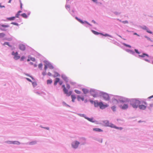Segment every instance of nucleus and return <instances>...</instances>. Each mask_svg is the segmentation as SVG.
<instances>
[{
  "label": "nucleus",
  "mask_w": 153,
  "mask_h": 153,
  "mask_svg": "<svg viewBox=\"0 0 153 153\" xmlns=\"http://www.w3.org/2000/svg\"><path fill=\"white\" fill-rule=\"evenodd\" d=\"M135 52L138 53V54H139V52L138 51V50L137 49H135Z\"/></svg>",
  "instance_id": "8fccbe9b"
},
{
  "label": "nucleus",
  "mask_w": 153,
  "mask_h": 153,
  "mask_svg": "<svg viewBox=\"0 0 153 153\" xmlns=\"http://www.w3.org/2000/svg\"><path fill=\"white\" fill-rule=\"evenodd\" d=\"M19 48L21 50L24 51L25 49V46L23 44H20L19 45Z\"/></svg>",
  "instance_id": "9b49d317"
},
{
  "label": "nucleus",
  "mask_w": 153,
  "mask_h": 153,
  "mask_svg": "<svg viewBox=\"0 0 153 153\" xmlns=\"http://www.w3.org/2000/svg\"><path fill=\"white\" fill-rule=\"evenodd\" d=\"M47 82L48 84H51L52 83V81L51 79H48L47 80Z\"/></svg>",
  "instance_id": "bb28decb"
},
{
  "label": "nucleus",
  "mask_w": 153,
  "mask_h": 153,
  "mask_svg": "<svg viewBox=\"0 0 153 153\" xmlns=\"http://www.w3.org/2000/svg\"><path fill=\"white\" fill-rule=\"evenodd\" d=\"M48 75L49 76H52V74L51 73H50V72H48Z\"/></svg>",
  "instance_id": "864d4df0"
},
{
  "label": "nucleus",
  "mask_w": 153,
  "mask_h": 153,
  "mask_svg": "<svg viewBox=\"0 0 153 153\" xmlns=\"http://www.w3.org/2000/svg\"><path fill=\"white\" fill-rule=\"evenodd\" d=\"M99 95L100 97L103 98L106 100H108L110 99L108 94L106 93L103 92H100L99 93Z\"/></svg>",
  "instance_id": "f03ea898"
},
{
  "label": "nucleus",
  "mask_w": 153,
  "mask_h": 153,
  "mask_svg": "<svg viewBox=\"0 0 153 153\" xmlns=\"http://www.w3.org/2000/svg\"><path fill=\"white\" fill-rule=\"evenodd\" d=\"M15 18V17H12L8 18V19L9 20H14Z\"/></svg>",
  "instance_id": "c756f323"
},
{
  "label": "nucleus",
  "mask_w": 153,
  "mask_h": 153,
  "mask_svg": "<svg viewBox=\"0 0 153 153\" xmlns=\"http://www.w3.org/2000/svg\"><path fill=\"white\" fill-rule=\"evenodd\" d=\"M140 101L136 99H132L130 100V104L134 108H137L140 104Z\"/></svg>",
  "instance_id": "f257e3e1"
},
{
  "label": "nucleus",
  "mask_w": 153,
  "mask_h": 153,
  "mask_svg": "<svg viewBox=\"0 0 153 153\" xmlns=\"http://www.w3.org/2000/svg\"><path fill=\"white\" fill-rule=\"evenodd\" d=\"M8 143H9L10 144H19L20 143L17 141H8Z\"/></svg>",
  "instance_id": "2eb2a0df"
},
{
  "label": "nucleus",
  "mask_w": 153,
  "mask_h": 153,
  "mask_svg": "<svg viewBox=\"0 0 153 153\" xmlns=\"http://www.w3.org/2000/svg\"><path fill=\"white\" fill-rule=\"evenodd\" d=\"M140 104L139 105L138 107L140 109L145 110L146 108L147 103L145 102L140 101Z\"/></svg>",
  "instance_id": "7ed1b4c3"
},
{
  "label": "nucleus",
  "mask_w": 153,
  "mask_h": 153,
  "mask_svg": "<svg viewBox=\"0 0 153 153\" xmlns=\"http://www.w3.org/2000/svg\"><path fill=\"white\" fill-rule=\"evenodd\" d=\"M60 79L58 78H56L55 79V80L54 81V85H57V83L59 82Z\"/></svg>",
  "instance_id": "4468645a"
},
{
  "label": "nucleus",
  "mask_w": 153,
  "mask_h": 153,
  "mask_svg": "<svg viewBox=\"0 0 153 153\" xmlns=\"http://www.w3.org/2000/svg\"><path fill=\"white\" fill-rule=\"evenodd\" d=\"M92 33L94 34L95 35H99V34H100V35H103V34L102 33H99L97 32L96 31H95L94 30H92Z\"/></svg>",
  "instance_id": "f3484780"
},
{
  "label": "nucleus",
  "mask_w": 153,
  "mask_h": 153,
  "mask_svg": "<svg viewBox=\"0 0 153 153\" xmlns=\"http://www.w3.org/2000/svg\"><path fill=\"white\" fill-rule=\"evenodd\" d=\"M123 22L124 23H128V22L127 21H123Z\"/></svg>",
  "instance_id": "6e6d98bb"
},
{
  "label": "nucleus",
  "mask_w": 153,
  "mask_h": 153,
  "mask_svg": "<svg viewBox=\"0 0 153 153\" xmlns=\"http://www.w3.org/2000/svg\"><path fill=\"white\" fill-rule=\"evenodd\" d=\"M25 59V57L24 56H23L21 57V58L20 59V60L21 61H23Z\"/></svg>",
  "instance_id": "58836bf2"
},
{
  "label": "nucleus",
  "mask_w": 153,
  "mask_h": 153,
  "mask_svg": "<svg viewBox=\"0 0 153 153\" xmlns=\"http://www.w3.org/2000/svg\"><path fill=\"white\" fill-rule=\"evenodd\" d=\"M82 91L85 94H86L88 92V91L86 89L83 88Z\"/></svg>",
  "instance_id": "5701e85b"
},
{
  "label": "nucleus",
  "mask_w": 153,
  "mask_h": 153,
  "mask_svg": "<svg viewBox=\"0 0 153 153\" xmlns=\"http://www.w3.org/2000/svg\"><path fill=\"white\" fill-rule=\"evenodd\" d=\"M113 102H116V103H118L117 101V100H113Z\"/></svg>",
  "instance_id": "13d9d810"
},
{
  "label": "nucleus",
  "mask_w": 153,
  "mask_h": 153,
  "mask_svg": "<svg viewBox=\"0 0 153 153\" xmlns=\"http://www.w3.org/2000/svg\"><path fill=\"white\" fill-rule=\"evenodd\" d=\"M139 56L140 57H145V56H147L148 57H149V56L148 54L145 53H143L142 55H139Z\"/></svg>",
  "instance_id": "aec40b11"
},
{
  "label": "nucleus",
  "mask_w": 153,
  "mask_h": 153,
  "mask_svg": "<svg viewBox=\"0 0 153 153\" xmlns=\"http://www.w3.org/2000/svg\"><path fill=\"white\" fill-rule=\"evenodd\" d=\"M97 105H99L100 108L101 109H104L108 106L107 105H104L102 102H100L97 103Z\"/></svg>",
  "instance_id": "0eeeda50"
},
{
  "label": "nucleus",
  "mask_w": 153,
  "mask_h": 153,
  "mask_svg": "<svg viewBox=\"0 0 153 153\" xmlns=\"http://www.w3.org/2000/svg\"><path fill=\"white\" fill-rule=\"evenodd\" d=\"M75 92L77 94H80L81 93V92L78 90H75Z\"/></svg>",
  "instance_id": "473e14b6"
},
{
  "label": "nucleus",
  "mask_w": 153,
  "mask_h": 153,
  "mask_svg": "<svg viewBox=\"0 0 153 153\" xmlns=\"http://www.w3.org/2000/svg\"><path fill=\"white\" fill-rule=\"evenodd\" d=\"M92 22L94 24L96 23V22L94 20H92Z\"/></svg>",
  "instance_id": "0e129e2a"
},
{
  "label": "nucleus",
  "mask_w": 153,
  "mask_h": 153,
  "mask_svg": "<svg viewBox=\"0 0 153 153\" xmlns=\"http://www.w3.org/2000/svg\"><path fill=\"white\" fill-rule=\"evenodd\" d=\"M63 90L65 93L68 96H70L72 94V92L71 91L68 92V90L66 88L63 89Z\"/></svg>",
  "instance_id": "1a4fd4ad"
},
{
  "label": "nucleus",
  "mask_w": 153,
  "mask_h": 153,
  "mask_svg": "<svg viewBox=\"0 0 153 153\" xmlns=\"http://www.w3.org/2000/svg\"><path fill=\"white\" fill-rule=\"evenodd\" d=\"M5 34L4 33H0V38H4L5 36Z\"/></svg>",
  "instance_id": "4be33fe9"
},
{
  "label": "nucleus",
  "mask_w": 153,
  "mask_h": 153,
  "mask_svg": "<svg viewBox=\"0 0 153 153\" xmlns=\"http://www.w3.org/2000/svg\"><path fill=\"white\" fill-rule=\"evenodd\" d=\"M12 55L14 56V59L16 60L19 59L20 58V56L18 55L17 52H15L13 51L12 53Z\"/></svg>",
  "instance_id": "423d86ee"
},
{
  "label": "nucleus",
  "mask_w": 153,
  "mask_h": 153,
  "mask_svg": "<svg viewBox=\"0 0 153 153\" xmlns=\"http://www.w3.org/2000/svg\"><path fill=\"white\" fill-rule=\"evenodd\" d=\"M1 26L4 27H9V25H1Z\"/></svg>",
  "instance_id": "7c9ffc66"
},
{
  "label": "nucleus",
  "mask_w": 153,
  "mask_h": 153,
  "mask_svg": "<svg viewBox=\"0 0 153 153\" xmlns=\"http://www.w3.org/2000/svg\"><path fill=\"white\" fill-rule=\"evenodd\" d=\"M103 124L106 126H108L113 128L114 127V125L111 123H110L108 120H105L103 121Z\"/></svg>",
  "instance_id": "20e7f679"
},
{
  "label": "nucleus",
  "mask_w": 153,
  "mask_h": 153,
  "mask_svg": "<svg viewBox=\"0 0 153 153\" xmlns=\"http://www.w3.org/2000/svg\"><path fill=\"white\" fill-rule=\"evenodd\" d=\"M48 68L51 69L53 68V66L51 63L49 62L47 63L45 65V70L46 71Z\"/></svg>",
  "instance_id": "39448f33"
},
{
  "label": "nucleus",
  "mask_w": 153,
  "mask_h": 153,
  "mask_svg": "<svg viewBox=\"0 0 153 153\" xmlns=\"http://www.w3.org/2000/svg\"><path fill=\"white\" fill-rule=\"evenodd\" d=\"M93 130L94 131L98 132H101L102 131V130H101V129L98 128H93Z\"/></svg>",
  "instance_id": "6ab92c4d"
},
{
  "label": "nucleus",
  "mask_w": 153,
  "mask_h": 153,
  "mask_svg": "<svg viewBox=\"0 0 153 153\" xmlns=\"http://www.w3.org/2000/svg\"><path fill=\"white\" fill-rule=\"evenodd\" d=\"M85 22L86 23H87V24H88L90 26H91V25L89 23L87 22V21H85Z\"/></svg>",
  "instance_id": "5fc2aeb1"
},
{
  "label": "nucleus",
  "mask_w": 153,
  "mask_h": 153,
  "mask_svg": "<svg viewBox=\"0 0 153 153\" xmlns=\"http://www.w3.org/2000/svg\"><path fill=\"white\" fill-rule=\"evenodd\" d=\"M66 87L68 89H69L70 88V85L68 84H66Z\"/></svg>",
  "instance_id": "37998d69"
},
{
  "label": "nucleus",
  "mask_w": 153,
  "mask_h": 153,
  "mask_svg": "<svg viewBox=\"0 0 153 153\" xmlns=\"http://www.w3.org/2000/svg\"><path fill=\"white\" fill-rule=\"evenodd\" d=\"M62 81H59V84L60 85H61L62 84Z\"/></svg>",
  "instance_id": "603ef678"
},
{
  "label": "nucleus",
  "mask_w": 153,
  "mask_h": 153,
  "mask_svg": "<svg viewBox=\"0 0 153 153\" xmlns=\"http://www.w3.org/2000/svg\"><path fill=\"white\" fill-rule=\"evenodd\" d=\"M153 97V95L152 96H151L149 97H148V98L150 99H151V98H152Z\"/></svg>",
  "instance_id": "680f3d73"
},
{
  "label": "nucleus",
  "mask_w": 153,
  "mask_h": 153,
  "mask_svg": "<svg viewBox=\"0 0 153 153\" xmlns=\"http://www.w3.org/2000/svg\"><path fill=\"white\" fill-rule=\"evenodd\" d=\"M7 45L9 46V43L8 42H5L4 44V45Z\"/></svg>",
  "instance_id": "de8ad7c7"
},
{
  "label": "nucleus",
  "mask_w": 153,
  "mask_h": 153,
  "mask_svg": "<svg viewBox=\"0 0 153 153\" xmlns=\"http://www.w3.org/2000/svg\"><path fill=\"white\" fill-rule=\"evenodd\" d=\"M62 78L65 81L67 82L68 81V78L65 76L64 75H62L61 76Z\"/></svg>",
  "instance_id": "a211bd4d"
},
{
  "label": "nucleus",
  "mask_w": 153,
  "mask_h": 153,
  "mask_svg": "<svg viewBox=\"0 0 153 153\" xmlns=\"http://www.w3.org/2000/svg\"><path fill=\"white\" fill-rule=\"evenodd\" d=\"M11 0H9V1H8V3H10L11 2Z\"/></svg>",
  "instance_id": "774afa93"
},
{
  "label": "nucleus",
  "mask_w": 153,
  "mask_h": 153,
  "mask_svg": "<svg viewBox=\"0 0 153 153\" xmlns=\"http://www.w3.org/2000/svg\"><path fill=\"white\" fill-rule=\"evenodd\" d=\"M5 6H2L1 5V4H0V8H2V7H4Z\"/></svg>",
  "instance_id": "052dcab7"
},
{
  "label": "nucleus",
  "mask_w": 153,
  "mask_h": 153,
  "mask_svg": "<svg viewBox=\"0 0 153 153\" xmlns=\"http://www.w3.org/2000/svg\"><path fill=\"white\" fill-rule=\"evenodd\" d=\"M99 102H94V105L95 107H97V106H99V105H97V103H98Z\"/></svg>",
  "instance_id": "a18cd8bd"
},
{
  "label": "nucleus",
  "mask_w": 153,
  "mask_h": 153,
  "mask_svg": "<svg viewBox=\"0 0 153 153\" xmlns=\"http://www.w3.org/2000/svg\"><path fill=\"white\" fill-rule=\"evenodd\" d=\"M90 93L94 97H96L97 96V94L96 92L94 90H92L90 91Z\"/></svg>",
  "instance_id": "9d476101"
},
{
  "label": "nucleus",
  "mask_w": 153,
  "mask_h": 153,
  "mask_svg": "<svg viewBox=\"0 0 153 153\" xmlns=\"http://www.w3.org/2000/svg\"><path fill=\"white\" fill-rule=\"evenodd\" d=\"M20 7L22 9V4L20 0Z\"/></svg>",
  "instance_id": "3c124183"
},
{
  "label": "nucleus",
  "mask_w": 153,
  "mask_h": 153,
  "mask_svg": "<svg viewBox=\"0 0 153 153\" xmlns=\"http://www.w3.org/2000/svg\"><path fill=\"white\" fill-rule=\"evenodd\" d=\"M0 29L2 31H5L6 30L2 28H0Z\"/></svg>",
  "instance_id": "bf43d9fd"
},
{
  "label": "nucleus",
  "mask_w": 153,
  "mask_h": 153,
  "mask_svg": "<svg viewBox=\"0 0 153 153\" xmlns=\"http://www.w3.org/2000/svg\"><path fill=\"white\" fill-rule=\"evenodd\" d=\"M103 35V36H109V37H112V36H110V35H109V34H103V35Z\"/></svg>",
  "instance_id": "2f4dec72"
},
{
  "label": "nucleus",
  "mask_w": 153,
  "mask_h": 153,
  "mask_svg": "<svg viewBox=\"0 0 153 153\" xmlns=\"http://www.w3.org/2000/svg\"><path fill=\"white\" fill-rule=\"evenodd\" d=\"M26 79L29 81L31 82H32V81L30 79H29V78H27Z\"/></svg>",
  "instance_id": "09e8293b"
},
{
  "label": "nucleus",
  "mask_w": 153,
  "mask_h": 153,
  "mask_svg": "<svg viewBox=\"0 0 153 153\" xmlns=\"http://www.w3.org/2000/svg\"><path fill=\"white\" fill-rule=\"evenodd\" d=\"M71 97L72 99V101L73 102H74V100L76 98V97L75 95H71Z\"/></svg>",
  "instance_id": "412c9836"
},
{
  "label": "nucleus",
  "mask_w": 153,
  "mask_h": 153,
  "mask_svg": "<svg viewBox=\"0 0 153 153\" xmlns=\"http://www.w3.org/2000/svg\"><path fill=\"white\" fill-rule=\"evenodd\" d=\"M124 45L125 46H126L128 47L129 48H131V46L130 45H129L126 44H124Z\"/></svg>",
  "instance_id": "a19ab883"
},
{
  "label": "nucleus",
  "mask_w": 153,
  "mask_h": 153,
  "mask_svg": "<svg viewBox=\"0 0 153 153\" xmlns=\"http://www.w3.org/2000/svg\"><path fill=\"white\" fill-rule=\"evenodd\" d=\"M145 37H146V38H147V39H148V40H150V41H151V42H152V40L150 38H149V37H148L147 36H145Z\"/></svg>",
  "instance_id": "c03bdc74"
},
{
  "label": "nucleus",
  "mask_w": 153,
  "mask_h": 153,
  "mask_svg": "<svg viewBox=\"0 0 153 153\" xmlns=\"http://www.w3.org/2000/svg\"><path fill=\"white\" fill-rule=\"evenodd\" d=\"M76 19L78 21H79L80 23H81L82 24H83L84 23V22H83L82 20H81L80 19H79L77 17H76Z\"/></svg>",
  "instance_id": "a878e982"
},
{
  "label": "nucleus",
  "mask_w": 153,
  "mask_h": 153,
  "mask_svg": "<svg viewBox=\"0 0 153 153\" xmlns=\"http://www.w3.org/2000/svg\"><path fill=\"white\" fill-rule=\"evenodd\" d=\"M94 2H97V0H92Z\"/></svg>",
  "instance_id": "69168bd1"
},
{
  "label": "nucleus",
  "mask_w": 153,
  "mask_h": 153,
  "mask_svg": "<svg viewBox=\"0 0 153 153\" xmlns=\"http://www.w3.org/2000/svg\"><path fill=\"white\" fill-rule=\"evenodd\" d=\"M146 31L152 34V32L150 30H149V29L147 28V29L146 30Z\"/></svg>",
  "instance_id": "f704fd0d"
},
{
  "label": "nucleus",
  "mask_w": 153,
  "mask_h": 153,
  "mask_svg": "<svg viewBox=\"0 0 153 153\" xmlns=\"http://www.w3.org/2000/svg\"><path fill=\"white\" fill-rule=\"evenodd\" d=\"M60 75L56 72H54V74L53 75V76L54 77H55L57 76H60Z\"/></svg>",
  "instance_id": "b1692460"
},
{
  "label": "nucleus",
  "mask_w": 153,
  "mask_h": 153,
  "mask_svg": "<svg viewBox=\"0 0 153 153\" xmlns=\"http://www.w3.org/2000/svg\"><path fill=\"white\" fill-rule=\"evenodd\" d=\"M134 35H137V36H139L136 33H134Z\"/></svg>",
  "instance_id": "338daca9"
},
{
  "label": "nucleus",
  "mask_w": 153,
  "mask_h": 153,
  "mask_svg": "<svg viewBox=\"0 0 153 153\" xmlns=\"http://www.w3.org/2000/svg\"><path fill=\"white\" fill-rule=\"evenodd\" d=\"M114 127H113V128L117 129H118L120 130H122L123 129V128L122 127H116L115 125H114Z\"/></svg>",
  "instance_id": "c85d7f7f"
},
{
  "label": "nucleus",
  "mask_w": 153,
  "mask_h": 153,
  "mask_svg": "<svg viewBox=\"0 0 153 153\" xmlns=\"http://www.w3.org/2000/svg\"><path fill=\"white\" fill-rule=\"evenodd\" d=\"M62 86V87L63 88V89H65V88H66L65 85H63Z\"/></svg>",
  "instance_id": "e2e57ef3"
},
{
  "label": "nucleus",
  "mask_w": 153,
  "mask_h": 153,
  "mask_svg": "<svg viewBox=\"0 0 153 153\" xmlns=\"http://www.w3.org/2000/svg\"><path fill=\"white\" fill-rule=\"evenodd\" d=\"M22 17L24 18H27V15L25 13H23L21 15Z\"/></svg>",
  "instance_id": "cd10ccee"
},
{
  "label": "nucleus",
  "mask_w": 153,
  "mask_h": 153,
  "mask_svg": "<svg viewBox=\"0 0 153 153\" xmlns=\"http://www.w3.org/2000/svg\"><path fill=\"white\" fill-rule=\"evenodd\" d=\"M111 108L114 111L116 110V107L115 106L112 107Z\"/></svg>",
  "instance_id": "e433bc0d"
},
{
  "label": "nucleus",
  "mask_w": 153,
  "mask_h": 153,
  "mask_svg": "<svg viewBox=\"0 0 153 153\" xmlns=\"http://www.w3.org/2000/svg\"><path fill=\"white\" fill-rule=\"evenodd\" d=\"M42 74L43 75L45 76L46 74V72H44L42 73Z\"/></svg>",
  "instance_id": "4d7b16f0"
},
{
  "label": "nucleus",
  "mask_w": 153,
  "mask_h": 153,
  "mask_svg": "<svg viewBox=\"0 0 153 153\" xmlns=\"http://www.w3.org/2000/svg\"><path fill=\"white\" fill-rule=\"evenodd\" d=\"M30 60L33 61H35V58H30Z\"/></svg>",
  "instance_id": "49530a36"
},
{
  "label": "nucleus",
  "mask_w": 153,
  "mask_h": 153,
  "mask_svg": "<svg viewBox=\"0 0 153 153\" xmlns=\"http://www.w3.org/2000/svg\"><path fill=\"white\" fill-rule=\"evenodd\" d=\"M32 84L33 85L34 87H35V86H36L37 85L36 83V82H32Z\"/></svg>",
  "instance_id": "72a5a7b5"
},
{
  "label": "nucleus",
  "mask_w": 153,
  "mask_h": 153,
  "mask_svg": "<svg viewBox=\"0 0 153 153\" xmlns=\"http://www.w3.org/2000/svg\"><path fill=\"white\" fill-rule=\"evenodd\" d=\"M77 99L78 101H79L80 100H81L82 101L84 100V98L83 97H81L80 96H78L77 97Z\"/></svg>",
  "instance_id": "dca6fc26"
},
{
  "label": "nucleus",
  "mask_w": 153,
  "mask_h": 153,
  "mask_svg": "<svg viewBox=\"0 0 153 153\" xmlns=\"http://www.w3.org/2000/svg\"><path fill=\"white\" fill-rule=\"evenodd\" d=\"M120 107L123 109H126L128 108V105L124 104L123 105H121Z\"/></svg>",
  "instance_id": "f8f14e48"
},
{
  "label": "nucleus",
  "mask_w": 153,
  "mask_h": 153,
  "mask_svg": "<svg viewBox=\"0 0 153 153\" xmlns=\"http://www.w3.org/2000/svg\"><path fill=\"white\" fill-rule=\"evenodd\" d=\"M11 24H12L13 25H18V24L17 23H16V22H12L11 23Z\"/></svg>",
  "instance_id": "79ce46f5"
},
{
  "label": "nucleus",
  "mask_w": 153,
  "mask_h": 153,
  "mask_svg": "<svg viewBox=\"0 0 153 153\" xmlns=\"http://www.w3.org/2000/svg\"><path fill=\"white\" fill-rule=\"evenodd\" d=\"M65 7L67 9H69L70 7V5H66L65 6Z\"/></svg>",
  "instance_id": "ea45409f"
},
{
  "label": "nucleus",
  "mask_w": 153,
  "mask_h": 153,
  "mask_svg": "<svg viewBox=\"0 0 153 153\" xmlns=\"http://www.w3.org/2000/svg\"><path fill=\"white\" fill-rule=\"evenodd\" d=\"M83 115L84 116V115L83 114ZM83 117H84V116H83ZM85 119H87L89 121L91 122L94 123L95 122L94 121L93 118H89L87 117H85Z\"/></svg>",
  "instance_id": "ddd939ff"
},
{
  "label": "nucleus",
  "mask_w": 153,
  "mask_h": 153,
  "mask_svg": "<svg viewBox=\"0 0 153 153\" xmlns=\"http://www.w3.org/2000/svg\"><path fill=\"white\" fill-rule=\"evenodd\" d=\"M22 12V11H19L17 13L16 15L15 16V17L16 18H19V16L20 15V13Z\"/></svg>",
  "instance_id": "393cba45"
},
{
  "label": "nucleus",
  "mask_w": 153,
  "mask_h": 153,
  "mask_svg": "<svg viewBox=\"0 0 153 153\" xmlns=\"http://www.w3.org/2000/svg\"><path fill=\"white\" fill-rule=\"evenodd\" d=\"M142 28L145 30H146L147 29V27L146 26H143V27H142Z\"/></svg>",
  "instance_id": "4c0bfd02"
},
{
  "label": "nucleus",
  "mask_w": 153,
  "mask_h": 153,
  "mask_svg": "<svg viewBox=\"0 0 153 153\" xmlns=\"http://www.w3.org/2000/svg\"><path fill=\"white\" fill-rule=\"evenodd\" d=\"M42 64H40L38 65V67L39 68H41L42 69Z\"/></svg>",
  "instance_id": "c9c22d12"
},
{
  "label": "nucleus",
  "mask_w": 153,
  "mask_h": 153,
  "mask_svg": "<svg viewBox=\"0 0 153 153\" xmlns=\"http://www.w3.org/2000/svg\"><path fill=\"white\" fill-rule=\"evenodd\" d=\"M79 144V142L77 141H75L72 143V145L73 148H76L78 147Z\"/></svg>",
  "instance_id": "6e6552de"
}]
</instances>
